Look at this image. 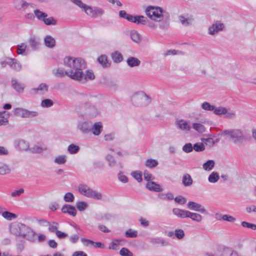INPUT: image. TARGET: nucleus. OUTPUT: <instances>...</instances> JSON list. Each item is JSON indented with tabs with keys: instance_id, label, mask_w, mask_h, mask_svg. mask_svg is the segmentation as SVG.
Returning a JSON list of instances; mask_svg holds the SVG:
<instances>
[{
	"instance_id": "1",
	"label": "nucleus",
	"mask_w": 256,
	"mask_h": 256,
	"mask_svg": "<svg viewBox=\"0 0 256 256\" xmlns=\"http://www.w3.org/2000/svg\"><path fill=\"white\" fill-rule=\"evenodd\" d=\"M64 64L70 74V78L74 80H82V71L86 68V62L83 59L66 56L64 59Z\"/></svg>"
},
{
	"instance_id": "2",
	"label": "nucleus",
	"mask_w": 256,
	"mask_h": 256,
	"mask_svg": "<svg viewBox=\"0 0 256 256\" xmlns=\"http://www.w3.org/2000/svg\"><path fill=\"white\" fill-rule=\"evenodd\" d=\"M94 98L88 95L81 97L79 106L84 109L85 114L90 117H96L100 114V110L93 104Z\"/></svg>"
},
{
	"instance_id": "3",
	"label": "nucleus",
	"mask_w": 256,
	"mask_h": 256,
	"mask_svg": "<svg viewBox=\"0 0 256 256\" xmlns=\"http://www.w3.org/2000/svg\"><path fill=\"white\" fill-rule=\"evenodd\" d=\"M10 231L16 236L26 238L29 240H33L36 234L30 227L20 222L13 224L11 226Z\"/></svg>"
},
{
	"instance_id": "4",
	"label": "nucleus",
	"mask_w": 256,
	"mask_h": 256,
	"mask_svg": "<svg viewBox=\"0 0 256 256\" xmlns=\"http://www.w3.org/2000/svg\"><path fill=\"white\" fill-rule=\"evenodd\" d=\"M221 135L228 136L230 140L236 144H242L246 140L244 132L240 128L224 130L222 132Z\"/></svg>"
},
{
	"instance_id": "5",
	"label": "nucleus",
	"mask_w": 256,
	"mask_h": 256,
	"mask_svg": "<svg viewBox=\"0 0 256 256\" xmlns=\"http://www.w3.org/2000/svg\"><path fill=\"white\" fill-rule=\"evenodd\" d=\"M146 16L155 22H161L164 19L165 11L159 6H150L145 10Z\"/></svg>"
},
{
	"instance_id": "6",
	"label": "nucleus",
	"mask_w": 256,
	"mask_h": 256,
	"mask_svg": "<svg viewBox=\"0 0 256 256\" xmlns=\"http://www.w3.org/2000/svg\"><path fill=\"white\" fill-rule=\"evenodd\" d=\"M78 191L82 195L94 200H100L102 198L100 192L96 191L86 184H80L78 186Z\"/></svg>"
},
{
	"instance_id": "7",
	"label": "nucleus",
	"mask_w": 256,
	"mask_h": 256,
	"mask_svg": "<svg viewBox=\"0 0 256 256\" xmlns=\"http://www.w3.org/2000/svg\"><path fill=\"white\" fill-rule=\"evenodd\" d=\"M132 102L136 106H146L150 102V98L143 92L134 94L132 97Z\"/></svg>"
},
{
	"instance_id": "8",
	"label": "nucleus",
	"mask_w": 256,
	"mask_h": 256,
	"mask_svg": "<svg viewBox=\"0 0 256 256\" xmlns=\"http://www.w3.org/2000/svg\"><path fill=\"white\" fill-rule=\"evenodd\" d=\"M34 14L40 20L44 22L46 25H56L57 23V20L52 16L47 18L48 14L39 10H34Z\"/></svg>"
},
{
	"instance_id": "9",
	"label": "nucleus",
	"mask_w": 256,
	"mask_h": 256,
	"mask_svg": "<svg viewBox=\"0 0 256 256\" xmlns=\"http://www.w3.org/2000/svg\"><path fill=\"white\" fill-rule=\"evenodd\" d=\"M14 114L17 116L24 118H34L38 115V112L36 111H30L22 108H16L14 110Z\"/></svg>"
},
{
	"instance_id": "10",
	"label": "nucleus",
	"mask_w": 256,
	"mask_h": 256,
	"mask_svg": "<svg viewBox=\"0 0 256 256\" xmlns=\"http://www.w3.org/2000/svg\"><path fill=\"white\" fill-rule=\"evenodd\" d=\"M126 19L130 22L137 24H145L146 22L147 18L142 16H133L132 15L128 14Z\"/></svg>"
},
{
	"instance_id": "11",
	"label": "nucleus",
	"mask_w": 256,
	"mask_h": 256,
	"mask_svg": "<svg viewBox=\"0 0 256 256\" xmlns=\"http://www.w3.org/2000/svg\"><path fill=\"white\" fill-rule=\"evenodd\" d=\"M78 129L83 134H88L91 132L92 122H80L78 125Z\"/></svg>"
},
{
	"instance_id": "12",
	"label": "nucleus",
	"mask_w": 256,
	"mask_h": 256,
	"mask_svg": "<svg viewBox=\"0 0 256 256\" xmlns=\"http://www.w3.org/2000/svg\"><path fill=\"white\" fill-rule=\"evenodd\" d=\"M224 28V24L219 21H217L209 27L208 34L210 35H214L222 30Z\"/></svg>"
},
{
	"instance_id": "13",
	"label": "nucleus",
	"mask_w": 256,
	"mask_h": 256,
	"mask_svg": "<svg viewBox=\"0 0 256 256\" xmlns=\"http://www.w3.org/2000/svg\"><path fill=\"white\" fill-rule=\"evenodd\" d=\"M150 242L153 245L156 246H166L170 245L169 241L160 238H151Z\"/></svg>"
},
{
	"instance_id": "14",
	"label": "nucleus",
	"mask_w": 256,
	"mask_h": 256,
	"mask_svg": "<svg viewBox=\"0 0 256 256\" xmlns=\"http://www.w3.org/2000/svg\"><path fill=\"white\" fill-rule=\"evenodd\" d=\"M188 208L201 213H206V210L200 204L194 202H189L187 204Z\"/></svg>"
},
{
	"instance_id": "15",
	"label": "nucleus",
	"mask_w": 256,
	"mask_h": 256,
	"mask_svg": "<svg viewBox=\"0 0 256 256\" xmlns=\"http://www.w3.org/2000/svg\"><path fill=\"white\" fill-rule=\"evenodd\" d=\"M48 86L44 83L40 84L37 88H33L30 90L32 94H44L48 91Z\"/></svg>"
},
{
	"instance_id": "16",
	"label": "nucleus",
	"mask_w": 256,
	"mask_h": 256,
	"mask_svg": "<svg viewBox=\"0 0 256 256\" xmlns=\"http://www.w3.org/2000/svg\"><path fill=\"white\" fill-rule=\"evenodd\" d=\"M13 3L14 8L19 10H24L30 5L24 0H14Z\"/></svg>"
},
{
	"instance_id": "17",
	"label": "nucleus",
	"mask_w": 256,
	"mask_h": 256,
	"mask_svg": "<svg viewBox=\"0 0 256 256\" xmlns=\"http://www.w3.org/2000/svg\"><path fill=\"white\" fill-rule=\"evenodd\" d=\"M62 212L63 213H67L73 216H75L76 214L75 207L69 204H64L62 208Z\"/></svg>"
},
{
	"instance_id": "18",
	"label": "nucleus",
	"mask_w": 256,
	"mask_h": 256,
	"mask_svg": "<svg viewBox=\"0 0 256 256\" xmlns=\"http://www.w3.org/2000/svg\"><path fill=\"white\" fill-rule=\"evenodd\" d=\"M146 188L150 191L159 192L162 190L160 186L154 182H148L146 184Z\"/></svg>"
},
{
	"instance_id": "19",
	"label": "nucleus",
	"mask_w": 256,
	"mask_h": 256,
	"mask_svg": "<svg viewBox=\"0 0 256 256\" xmlns=\"http://www.w3.org/2000/svg\"><path fill=\"white\" fill-rule=\"evenodd\" d=\"M102 130V125L100 122H95L92 124V128L91 132L94 136H98Z\"/></svg>"
},
{
	"instance_id": "20",
	"label": "nucleus",
	"mask_w": 256,
	"mask_h": 256,
	"mask_svg": "<svg viewBox=\"0 0 256 256\" xmlns=\"http://www.w3.org/2000/svg\"><path fill=\"white\" fill-rule=\"evenodd\" d=\"M16 146L21 150H26L29 147L28 144L23 140H18L15 142Z\"/></svg>"
},
{
	"instance_id": "21",
	"label": "nucleus",
	"mask_w": 256,
	"mask_h": 256,
	"mask_svg": "<svg viewBox=\"0 0 256 256\" xmlns=\"http://www.w3.org/2000/svg\"><path fill=\"white\" fill-rule=\"evenodd\" d=\"M44 42L46 46L48 48H52L56 46V40L52 36H46L44 39Z\"/></svg>"
},
{
	"instance_id": "22",
	"label": "nucleus",
	"mask_w": 256,
	"mask_h": 256,
	"mask_svg": "<svg viewBox=\"0 0 256 256\" xmlns=\"http://www.w3.org/2000/svg\"><path fill=\"white\" fill-rule=\"evenodd\" d=\"M172 212L178 217L182 218H187L188 214V210H182L178 208H174L172 210Z\"/></svg>"
},
{
	"instance_id": "23",
	"label": "nucleus",
	"mask_w": 256,
	"mask_h": 256,
	"mask_svg": "<svg viewBox=\"0 0 256 256\" xmlns=\"http://www.w3.org/2000/svg\"><path fill=\"white\" fill-rule=\"evenodd\" d=\"M128 65L131 68L138 66L140 64V61L136 58L130 56L126 60Z\"/></svg>"
},
{
	"instance_id": "24",
	"label": "nucleus",
	"mask_w": 256,
	"mask_h": 256,
	"mask_svg": "<svg viewBox=\"0 0 256 256\" xmlns=\"http://www.w3.org/2000/svg\"><path fill=\"white\" fill-rule=\"evenodd\" d=\"M12 88L18 92H22L24 89V86L20 83L18 82L16 79L12 78Z\"/></svg>"
},
{
	"instance_id": "25",
	"label": "nucleus",
	"mask_w": 256,
	"mask_h": 256,
	"mask_svg": "<svg viewBox=\"0 0 256 256\" xmlns=\"http://www.w3.org/2000/svg\"><path fill=\"white\" fill-rule=\"evenodd\" d=\"M53 73L56 76L60 78L64 77L66 75L70 77L69 74H70L68 69L66 70H64L63 68H58L53 70Z\"/></svg>"
},
{
	"instance_id": "26",
	"label": "nucleus",
	"mask_w": 256,
	"mask_h": 256,
	"mask_svg": "<svg viewBox=\"0 0 256 256\" xmlns=\"http://www.w3.org/2000/svg\"><path fill=\"white\" fill-rule=\"evenodd\" d=\"M94 78V75L92 70H88L86 71V74H84L82 72V80H77L79 82H84L88 80H92Z\"/></svg>"
},
{
	"instance_id": "27",
	"label": "nucleus",
	"mask_w": 256,
	"mask_h": 256,
	"mask_svg": "<svg viewBox=\"0 0 256 256\" xmlns=\"http://www.w3.org/2000/svg\"><path fill=\"white\" fill-rule=\"evenodd\" d=\"M177 125L182 130H190V126L188 122L184 120H178L177 122Z\"/></svg>"
},
{
	"instance_id": "28",
	"label": "nucleus",
	"mask_w": 256,
	"mask_h": 256,
	"mask_svg": "<svg viewBox=\"0 0 256 256\" xmlns=\"http://www.w3.org/2000/svg\"><path fill=\"white\" fill-rule=\"evenodd\" d=\"M182 182L185 186H188L192 184L193 180L191 176L189 174H186L183 176Z\"/></svg>"
},
{
	"instance_id": "29",
	"label": "nucleus",
	"mask_w": 256,
	"mask_h": 256,
	"mask_svg": "<svg viewBox=\"0 0 256 256\" xmlns=\"http://www.w3.org/2000/svg\"><path fill=\"white\" fill-rule=\"evenodd\" d=\"M187 218H190L192 220L196 222H200L202 220V216L201 215L197 213L192 212L190 211H188Z\"/></svg>"
},
{
	"instance_id": "30",
	"label": "nucleus",
	"mask_w": 256,
	"mask_h": 256,
	"mask_svg": "<svg viewBox=\"0 0 256 256\" xmlns=\"http://www.w3.org/2000/svg\"><path fill=\"white\" fill-rule=\"evenodd\" d=\"M28 42L33 50H37L40 45V42L34 37H31L28 40Z\"/></svg>"
},
{
	"instance_id": "31",
	"label": "nucleus",
	"mask_w": 256,
	"mask_h": 256,
	"mask_svg": "<svg viewBox=\"0 0 256 256\" xmlns=\"http://www.w3.org/2000/svg\"><path fill=\"white\" fill-rule=\"evenodd\" d=\"M214 162L213 160H208L202 165L203 168L205 170H211L214 166Z\"/></svg>"
},
{
	"instance_id": "32",
	"label": "nucleus",
	"mask_w": 256,
	"mask_h": 256,
	"mask_svg": "<svg viewBox=\"0 0 256 256\" xmlns=\"http://www.w3.org/2000/svg\"><path fill=\"white\" fill-rule=\"evenodd\" d=\"M220 178L218 174L216 172H212L208 178L209 182L211 183H215L218 181Z\"/></svg>"
},
{
	"instance_id": "33",
	"label": "nucleus",
	"mask_w": 256,
	"mask_h": 256,
	"mask_svg": "<svg viewBox=\"0 0 256 256\" xmlns=\"http://www.w3.org/2000/svg\"><path fill=\"white\" fill-rule=\"evenodd\" d=\"M158 162L156 160L154 159H148L145 163V165L146 167L153 168L156 167L158 165Z\"/></svg>"
},
{
	"instance_id": "34",
	"label": "nucleus",
	"mask_w": 256,
	"mask_h": 256,
	"mask_svg": "<svg viewBox=\"0 0 256 256\" xmlns=\"http://www.w3.org/2000/svg\"><path fill=\"white\" fill-rule=\"evenodd\" d=\"M224 115V117L228 119H234L236 116V112L234 110L226 108Z\"/></svg>"
},
{
	"instance_id": "35",
	"label": "nucleus",
	"mask_w": 256,
	"mask_h": 256,
	"mask_svg": "<svg viewBox=\"0 0 256 256\" xmlns=\"http://www.w3.org/2000/svg\"><path fill=\"white\" fill-rule=\"evenodd\" d=\"M112 56L114 62L116 63L120 62L122 60V54L118 52H115L112 53Z\"/></svg>"
},
{
	"instance_id": "36",
	"label": "nucleus",
	"mask_w": 256,
	"mask_h": 256,
	"mask_svg": "<svg viewBox=\"0 0 256 256\" xmlns=\"http://www.w3.org/2000/svg\"><path fill=\"white\" fill-rule=\"evenodd\" d=\"M158 197L162 200H172L174 198V196L172 194L171 192H168L166 194H160L158 195Z\"/></svg>"
},
{
	"instance_id": "37",
	"label": "nucleus",
	"mask_w": 256,
	"mask_h": 256,
	"mask_svg": "<svg viewBox=\"0 0 256 256\" xmlns=\"http://www.w3.org/2000/svg\"><path fill=\"white\" fill-rule=\"evenodd\" d=\"M130 38L132 40L138 43L140 41V35L138 32L136 30L131 31Z\"/></svg>"
},
{
	"instance_id": "38",
	"label": "nucleus",
	"mask_w": 256,
	"mask_h": 256,
	"mask_svg": "<svg viewBox=\"0 0 256 256\" xmlns=\"http://www.w3.org/2000/svg\"><path fill=\"white\" fill-rule=\"evenodd\" d=\"M98 60L104 67H108L110 64L108 62L107 57L105 55H102L98 58Z\"/></svg>"
},
{
	"instance_id": "39",
	"label": "nucleus",
	"mask_w": 256,
	"mask_h": 256,
	"mask_svg": "<svg viewBox=\"0 0 256 256\" xmlns=\"http://www.w3.org/2000/svg\"><path fill=\"white\" fill-rule=\"evenodd\" d=\"M225 112H226V108L222 106L216 107L214 106V112L215 114L218 116L224 115Z\"/></svg>"
},
{
	"instance_id": "40",
	"label": "nucleus",
	"mask_w": 256,
	"mask_h": 256,
	"mask_svg": "<svg viewBox=\"0 0 256 256\" xmlns=\"http://www.w3.org/2000/svg\"><path fill=\"white\" fill-rule=\"evenodd\" d=\"M54 162L58 164H64L66 162V156L65 155L59 156L55 158Z\"/></svg>"
},
{
	"instance_id": "41",
	"label": "nucleus",
	"mask_w": 256,
	"mask_h": 256,
	"mask_svg": "<svg viewBox=\"0 0 256 256\" xmlns=\"http://www.w3.org/2000/svg\"><path fill=\"white\" fill-rule=\"evenodd\" d=\"M192 128L200 133H203L204 132H205V128L204 126L201 124H193Z\"/></svg>"
},
{
	"instance_id": "42",
	"label": "nucleus",
	"mask_w": 256,
	"mask_h": 256,
	"mask_svg": "<svg viewBox=\"0 0 256 256\" xmlns=\"http://www.w3.org/2000/svg\"><path fill=\"white\" fill-rule=\"evenodd\" d=\"M104 12L103 9L98 7H94V18H96L104 14Z\"/></svg>"
},
{
	"instance_id": "43",
	"label": "nucleus",
	"mask_w": 256,
	"mask_h": 256,
	"mask_svg": "<svg viewBox=\"0 0 256 256\" xmlns=\"http://www.w3.org/2000/svg\"><path fill=\"white\" fill-rule=\"evenodd\" d=\"M10 169L8 166L4 164L0 163V174H6L10 173Z\"/></svg>"
},
{
	"instance_id": "44",
	"label": "nucleus",
	"mask_w": 256,
	"mask_h": 256,
	"mask_svg": "<svg viewBox=\"0 0 256 256\" xmlns=\"http://www.w3.org/2000/svg\"><path fill=\"white\" fill-rule=\"evenodd\" d=\"M193 150H194L196 152H200L204 151L205 150V146L202 142H198L194 144L193 146Z\"/></svg>"
},
{
	"instance_id": "45",
	"label": "nucleus",
	"mask_w": 256,
	"mask_h": 256,
	"mask_svg": "<svg viewBox=\"0 0 256 256\" xmlns=\"http://www.w3.org/2000/svg\"><path fill=\"white\" fill-rule=\"evenodd\" d=\"M48 226H49L48 230L50 232H55L56 233V231L58 230V223L56 222H52L48 224Z\"/></svg>"
},
{
	"instance_id": "46",
	"label": "nucleus",
	"mask_w": 256,
	"mask_h": 256,
	"mask_svg": "<svg viewBox=\"0 0 256 256\" xmlns=\"http://www.w3.org/2000/svg\"><path fill=\"white\" fill-rule=\"evenodd\" d=\"M2 216L7 219L8 220H10L16 218V216L13 213L8 212H4L2 213Z\"/></svg>"
},
{
	"instance_id": "47",
	"label": "nucleus",
	"mask_w": 256,
	"mask_h": 256,
	"mask_svg": "<svg viewBox=\"0 0 256 256\" xmlns=\"http://www.w3.org/2000/svg\"><path fill=\"white\" fill-rule=\"evenodd\" d=\"M76 206L78 210L83 211L88 207V204L85 202H76Z\"/></svg>"
},
{
	"instance_id": "48",
	"label": "nucleus",
	"mask_w": 256,
	"mask_h": 256,
	"mask_svg": "<svg viewBox=\"0 0 256 256\" xmlns=\"http://www.w3.org/2000/svg\"><path fill=\"white\" fill-rule=\"evenodd\" d=\"M202 108L208 111H212L214 110V106L211 105L209 102H204L201 105Z\"/></svg>"
},
{
	"instance_id": "49",
	"label": "nucleus",
	"mask_w": 256,
	"mask_h": 256,
	"mask_svg": "<svg viewBox=\"0 0 256 256\" xmlns=\"http://www.w3.org/2000/svg\"><path fill=\"white\" fill-rule=\"evenodd\" d=\"M85 12L89 16L92 17V18H94V7H91L88 6H86V4L83 8Z\"/></svg>"
},
{
	"instance_id": "50",
	"label": "nucleus",
	"mask_w": 256,
	"mask_h": 256,
	"mask_svg": "<svg viewBox=\"0 0 256 256\" xmlns=\"http://www.w3.org/2000/svg\"><path fill=\"white\" fill-rule=\"evenodd\" d=\"M79 149L78 146L71 144L68 146V150L70 154H74L77 153Z\"/></svg>"
},
{
	"instance_id": "51",
	"label": "nucleus",
	"mask_w": 256,
	"mask_h": 256,
	"mask_svg": "<svg viewBox=\"0 0 256 256\" xmlns=\"http://www.w3.org/2000/svg\"><path fill=\"white\" fill-rule=\"evenodd\" d=\"M64 199L66 202H74V197L72 192H67L64 196Z\"/></svg>"
},
{
	"instance_id": "52",
	"label": "nucleus",
	"mask_w": 256,
	"mask_h": 256,
	"mask_svg": "<svg viewBox=\"0 0 256 256\" xmlns=\"http://www.w3.org/2000/svg\"><path fill=\"white\" fill-rule=\"evenodd\" d=\"M125 236L127 238H136L138 236V232L136 230L129 229L126 232Z\"/></svg>"
},
{
	"instance_id": "53",
	"label": "nucleus",
	"mask_w": 256,
	"mask_h": 256,
	"mask_svg": "<svg viewBox=\"0 0 256 256\" xmlns=\"http://www.w3.org/2000/svg\"><path fill=\"white\" fill-rule=\"evenodd\" d=\"M131 175L138 180V182L142 181V173L140 172L134 171L132 172Z\"/></svg>"
},
{
	"instance_id": "54",
	"label": "nucleus",
	"mask_w": 256,
	"mask_h": 256,
	"mask_svg": "<svg viewBox=\"0 0 256 256\" xmlns=\"http://www.w3.org/2000/svg\"><path fill=\"white\" fill-rule=\"evenodd\" d=\"M120 254L122 256H133V254L130 251V250L126 248H122L120 251Z\"/></svg>"
},
{
	"instance_id": "55",
	"label": "nucleus",
	"mask_w": 256,
	"mask_h": 256,
	"mask_svg": "<svg viewBox=\"0 0 256 256\" xmlns=\"http://www.w3.org/2000/svg\"><path fill=\"white\" fill-rule=\"evenodd\" d=\"M182 150L184 152L189 153L193 150V146L191 143H187L182 146Z\"/></svg>"
},
{
	"instance_id": "56",
	"label": "nucleus",
	"mask_w": 256,
	"mask_h": 256,
	"mask_svg": "<svg viewBox=\"0 0 256 256\" xmlns=\"http://www.w3.org/2000/svg\"><path fill=\"white\" fill-rule=\"evenodd\" d=\"M192 20V18H186L183 16H180V22L184 26H188L190 24V21H191Z\"/></svg>"
},
{
	"instance_id": "57",
	"label": "nucleus",
	"mask_w": 256,
	"mask_h": 256,
	"mask_svg": "<svg viewBox=\"0 0 256 256\" xmlns=\"http://www.w3.org/2000/svg\"><path fill=\"white\" fill-rule=\"evenodd\" d=\"M174 234L176 237L179 240L183 238L184 236V232L182 229L176 230L174 231Z\"/></svg>"
},
{
	"instance_id": "58",
	"label": "nucleus",
	"mask_w": 256,
	"mask_h": 256,
	"mask_svg": "<svg viewBox=\"0 0 256 256\" xmlns=\"http://www.w3.org/2000/svg\"><path fill=\"white\" fill-rule=\"evenodd\" d=\"M53 102L50 99H45L42 100L41 103V105L44 108H48L53 105Z\"/></svg>"
},
{
	"instance_id": "59",
	"label": "nucleus",
	"mask_w": 256,
	"mask_h": 256,
	"mask_svg": "<svg viewBox=\"0 0 256 256\" xmlns=\"http://www.w3.org/2000/svg\"><path fill=\"white\" fill-rule=\"evenodd\" d=\"M202 143L204 144H206V145H208L210 146H212L214 144V142L213 140V138H202Z\"/></svg>"
},
{
	"instance_id": "60",
	"label": "nucleus",
	"mask_w": 256,
	"mask_h": 256,
	"mask_svg": "<svg viewBox=\"0 0 256 256\" xmlns=\"http://www.w3.org/2000/svg\"><path fill=\"white\" fill-rule=\"evenodd\" d=\"M241 224L244 228H250L252 230H256V224H255L249 223L248 222L244 221L242 222Z\"/></svg>"
},
{
	"instance_id": "61",
	"label": "nucleus",
	"mask_w": 256,
	"mask_h": 256,
	"mask_svg": "<svg viewBox=\"0 0 256 256\" xmlns=\"http://www.w3.org/2000/svg\"><path fill=\"white\" fill-rule=\"evenodd\" d=\"M26 46L24 44L22 43L20 45L18 46V49H17V53L18 54H23L26 49Z\"/></svg>"
},
{
	"instance_id": "62",
	"label": "nucleus",
	"mask_w": 256,
	"mask_h": 256,
	"mask_svg": "<svg viewBox=\"0 0 256 256\" xmlns=\"http://www.w3.org/2000/svg\"><path fill=\"white\" fill-rule=\"evenodd\" d=\"M120 240L115 239L110 243L108 248L110 250H117L116 246L119 244Z\"/></svg>"
},
{
	"instance_id": "63",
	"label": "nucleus",
	"mask_w": 256,
	"mask_h": 256,
	"mask_svg": "<svg viewBox=\"0 0 256 256\" xmlns=\"http://www.w3.org/2000/svg\"><path fill=\"white\" fill-rule=\"evenodd\" d=\"M106 158L107 160V161L108 162V165L110 166H114L115 165L116 162L112 156H111L110 154H108L106 156Z\"/></svg>"
},
{
	"instance_id": "64",
	"label": "nucleus",
	"mask_w": 256,
	"mask_h": 256,
	"mask_svg": "<svg viewBox=\"0 0 256 256\" xmlns=\"http://www.w3.org/2000/svg\"><path fill=\"white\" fill-rule=\"evenodd\" d=\"M12 68L15 70L19 71L22 68V65L17 60L15 59V60L14 61V63L12 65Z\"/></svg>"
}]
</instances>
